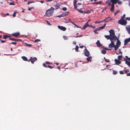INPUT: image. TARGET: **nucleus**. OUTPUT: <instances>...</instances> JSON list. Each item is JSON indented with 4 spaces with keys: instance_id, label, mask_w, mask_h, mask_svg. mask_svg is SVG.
<instances>
[{
    "instance_id": "473e14b6",
    "label": "nucleus",
    "mask_w": 130,
    "mask_h": 130,
    "mask_svg": "<svg viewBox=\"0 0 130 130\" xmlns=\"http://www.w3.org/2000/svg\"><path fill=\"white\" fill-rule=\"evenodd\" d=\"M17 13L16 11H15L13 12V13L12 14V16L13 17H14L15 16V14Z\"/></svg>"
},
{
    "instance_id": "2f4dec72",
    "label": "nucleus",
    "mask_w": 130,
    "mask_h": 130,
    "mask_svg": "<svg viewBox=\"0 0 130 130\" xmlns=\"http://www.w3.org/2000/svg\"><path fill=\"white\" fill-rule=\"evenodd\" d=\"M32 58V57H31L30 58V59H29V60H27V61H28L29 62H30V61H31V63H33V61H32V60L31 59Z\"/></svg>"
},
{
    "instance_id": "c85d7f7f",
    "label": "nucleus",
    "mask_w": 130,
    "mask_h": 130,
    "mask_svg": "<svg viewBox=\"0 0 130 130\" xmlns=\"http://www.w3.org/2000/svg\"><path fill=\"white\" fill-rule=\"evenodd\" d=\"M32 61H33V63L34 61H35L37 60V58L36 57H34L33 58H32Z\"/></svg>"
},
{
    "instance_id": "8fccbe9b",
    "label": "nucleus",
    "mask_w": 130,
    "mask_h": 130,
    "mask_svg": "<svg viewBox=\"0 0 130 130\" xmlns=\"http://www.w3.org/2000/svg\"><path fill=\"white\" fill-rule=\"evenodd\" d=\"M40 40L39 39H37L34 41V42H40Z\"/></svg>"
},
{
    "instance_id": "e433bc0d",
    "label": "nucleus",
    "mask_w": 130,
    "mask_h": 130,
    "mask_svg": "<svg viewBox=\"0 0 130 130\" xmlns=\"http://www.w3.org/2000/svg\"><path fill=\"white\" fill-rule=\"evenodd\" d=\"M25 44L26 45V46L29 47H31L32 46V45L31 44H28L27 43H25Z\"/></svg>"
},
{
    "instance_id": "9b49d317",
    "label": "nucleus",
    "mask_w": 130,
    "mask_h": 130,
    "mask_svg": "<svg viewBox=\"0 0 130 130\" xmlns=\"http://www.w3.org/2000/svg\"><path fill=\"white\" fill-rule=\"evenodd\" d=\"M20 35V33L19 32H17L16 33H14L12 34V35L15 37H18Z\"/></svg>"
},
{
    "instance_id": "7ed1b4c3",
    "label": "nucleus",
    "mask_w": 130,
    "mask_h": 130,
    "mask_svg": "<svg viewBox=\"0 0 130 130\" xmlns=\"http://www.w3.org/2000/svg\"><path fill=\"white\" fill-rule=\"evenodd\" d=\"M111 43L109 45L108 47L109 48L113 47L115 51L117 50L118 48V46H116L114 44V42L113 41H111Z\"/></svg>"
},
{
    "instance_id": "37998d69",
    "label": "nucleus",
    "mask_w": 130,
    "mask_h": 130,
    "mask_svg": "<svg viewBox=\"0 0 130 130\" xmlns=\"http://www.w3.org/2000/svg\"><path fill=\"white\" fill-rule=\"evenodd\" d=\"M63 38L65 40H67L68 39V38L67 36H63Z\"/></svg>"
},
{
    "instance_id": "3c124183",
    "label": "nucleus",
    "mask_w": 130,
    "mask_h": 130,
    "mask_svg": "<svg viewBox=\"0 0 130 130\" xmlns=\"http://www.w3.org/2000/svg\"><path fill=\"white\" fill-rule=\"evenodd\" d=\"M34 8V7H31L30 8H28V10L29 11H30L31 9H33Z\"/></svg>"
},
{
    "instance_id": "58836bf2",
    "label": "nucleus",
    "mask_w": 130,
    "mask_h": 130,
    "mask_svg": "<svg viewBox=\"0 0 130 130\" xmlns=\"http://www.w3.org/2000/svg\"><path fill=\"white\" fill-rule=\"evenodd\" d=\"M63 14H61L57 16L56 17L60 18L61 17H64V15Z\"/></svg>"
},
{
    "instance_id": "dca6fc26",
    "label": "nucleus",
    "mask_w": 130,
    "mask_h": 130,
    "mask_svg": "<svg viewBox=\"0 0 130 130\" xmlns=\"http://www.w3.org/2000/svg\"><path fill=\"white\" fill-rule=\"evenodd\" d=\"M124 60L125 61V63L129 67H130V61H128L126 60V59L124 58Z\"/></svg>"
},
{
    "instance_id": "f257e3e1",
    "label": "nucleus",
    "mask_w": 130,
    "mask_h": 130,
    "mask_svg": "<svg viewBox=\"0 0 130 130\" xmlns=\"http://www.w3.org/2000/svg\"><path fill=\"white\" fill-rule=\"evenodd\" d=\"M55 8L53 7H51V8L46 10L45 15L46 16L49 17L51 16L53 14Z\"/></svg>"
},
{
    "instance_id": "4c0bfd02",
    "label": "nucleus",
    "mask_w": 130,
    "mask_h": 130,
    "mask_svg": "<svg viewBox=\"0 0 130 130\" xmlns=\"http://www.w3.org/2000/svg\"><path fill=\"white\" fill-rule=\"evenodd\" d=\"M106 53V52L105 50H102L101 51V53L104 54H105Z\"/></svg>"
},
{
    "instance_id": "680f3d73",
    "label": "nucleus",
    "mask_w": 130,
    "mask_h": 130,
    "mask_svg": "<svg viewBox=\"0 0 130 130\" xmlns=\"http://www.w3.org/2000/svg\"><path fill=\"white\" fill-rule=\"evenodd\" d=\"M101 22L100 21H96L95 22V24H97V23H100Z\"/></svg>"
},
{
    "instance_id": "ea45409f",
    "label": "nucleus",
    "mask_w": 130,
    "mask_h": 130,
    "mask_svg": "<svg viewBox=\"0 0 130 130\" xmlns=\"http://www.w3.org/2000/svg\"><path fill=\"white\" fill-rule=\"evenodd\" d=\"M103 49L104 50H109V51H111V49L110 48H104Z\"/></svg>"
},
{
    "instance_id": "20e7f679",
    "label": "nucleus",
    "mask_w": 130,
    "mask_h": 130,
    "mask_svg": "<svg viewBox=\"0 0 130 130\" xmlns=\"http://www.w3.org/2000/svg\"><path fill=\"white\" fill-rule=\"evenodd\" d=\"M110 36L111 37L114 36L115 35V34L114 32V31L113 29H111L109 31Z\"/></svg>"
},
{
    "instance_id": "7c9ffc66",
    "label": "nucleus",
    "mask_w": 130,
    "mask_h": 130,
    "mask_svg": "<svg viewBox=\"0 0 130 130\" xmlns=\"http://www.w3.org/2000/svg\"><path fill=\"white\" fill-rule=\"evenodd\" d=\"M65 20V22L66 23H67L70 22V19H64Z\"/></svg>"
},
{
    "instance_id": "e2e57ef3",
    "label": "nucleus",
    "mask_w": 130,
    "mask_h": 130,
    "mask_svg": "<svg viewBox=\"0 0 130 130\" xmlns=\"http://www.w3.org/2000/svg\"><path fill=\"white\" fill-rule=\"evenodd\" d=\"M96 29V30L97 31V30H101L100 27H99L98 28H97Z\"/></svg>"
},
{
    "instance_id": "79ce46f5",
    "label": "nucleus",
    "mask_w": 130,
    "mask_h": 130,
    "mask_svg": "<svg viewBox=\"0 0 130 130\" xmlns=\"http://www.w3.org/2000/svg\"><path fill=\"white\" fill-rule=\"evenodd\" d=\"M125 16V14H123V15L121 16V19H124Z\"/></svg>"
},
{
    "instance_id": "052dcab7",
    "label": "nucleus",
    "mask_w": 130,
    "mask_h": 130,
    "mask_svg": "<svg viewBox=\"0 0 130 130\" xmlns=\"http://www.w3.org/2000/svg\"><path fill=\"white\" fill-rule=\"evenodd\" d=\"M45 63L46 64H50L51 63L50 62H48V61H46V62H45Z\"/></svg>"
},
{
    "instance_id": "6e6552de",
    "label": "nucleus",
    "mask_w": 130,
    "mask_h": 130,
    "mask_svg": "<svg viewBox=\"0 0 130 130\" xmlns=\"http://www.w3.org/2000/svg\"><path fill=\"white\" fill-rule=\"evenodd\" d=\"M126 29L128 33L129 34H130V25L126 26Z\"/></svg>"
},
{
    "instance_id": "4be33fe9",
    "label": "nucleus",
    "mask_w": 130,
    "mask_h": 130,
    "mask_svg": "<svg viewBox=\"0 0 130 130\" xmlns=\"http://www.w3.org/2000/svg\"><path fill=\"white\" fill-rule=\"evenodd\" d=\"M104 36L107 39H110V40L111 39V37L109 35H105Z\"/></svg>"
},
{
    "instance_id": "ddd939ff",
    "label": "nucleus",
    "mask_w": 130,
    "mask_h": 130,
    "mask_svg": "<svg viewBox=\"0 0 130 130\" xmlns=\"http://www.w3.org/2000/svg\"><path fill=\"white\" fill-rule=\"evenodd\" d=\"M115 62V64L116 65H119L121 63V62L120 60L116 59H115L114 60Z\"/></svg>"
},
{
    "instance_id": "864d4df0",
    "label": "nucleus",
    "mask_w": 130,
    "mask_h": 130,
    "mask_svg": "<svg viewBox=\"0 0 130 130\" xmlns=\"http://www.w3.org/2000/svg\"><path fill=\"white\" fill-rule=\"evenodd\" d=\"M0 41L2 43H4L6 42L5 41V40H3L1 39H0Z\"/></svg>"
},
{
    "instance_id": "69168bd1",
    "label": "nucleus",
    "mask_w": 130,
    "mask_h": 130,
    "mask_svg": "<svg viewBox=\"0 0 130 130\" xmlns=\"http://www.w3.org/2000/svg\"><path fill=\"white\" fill-rule=\"evenodd\" d=\"M119 53L120 54H121V55H122V52L120 49H119Z\"/></svg>"
},
{
    "instance_id": "cd10ccee",
    "label": "nucleus",
    "mask_w": 130,
    "mask_h": 130,
    "mask_svg": "<svg viewBox=\"0 0 130 130\" xmlns=\"http://www.w3.org/2000/svg\"><path fill=\"white\" fill-rule=\"evenodd\" d=\"M54 6L56 9H59L60 8V6L58 5H55Z\"/></svg>"
},
{
    "instance_id": "bb28decb",
    "label": "nucleus",
    "mask_w": 130,
    "mask_h": 130,
    "mask_svg": "<svg viewBox=\"0 0 130 130\" xmlns=\"http://www.w3.org/2000/svg\"><path fill=\"white\" fill-rule=\"evenodd\" d=\"M22 58L23 60L25 61H27V58L25 56H22Z\"/></svg>"
},
{
    "instance_id": "f704fd0d",
    "label": "nucleus",
    "mask_w": 130,
    "mask_h": 130,
    "mask_svg": "<svg viewBox=\"0 0 130 130\" xmlns=\"http://www.w3.org/2000/svg\"><path fill=\"white\" fill-rule=\"evenodd\" d=\"M78 46L77 45H76L75 48L76 51L77 52H78Z\"/></svg>"
},
{
    "instance_id": "2eb2a0df",
    "label": "nucleus",
    "mask_w": 130,
    "mask_h": 130,
    "mask_svg": "<svg viewBox=\"0 0 130 130\" xmlns=\"http://www.w3.org/2000/svg\"><path fill=\"white\" fill-rule=\"evenodd\" d=\"M89 25L88 24V22H87L85 25H84V27L82 28V29H85L86 28L89 26Z\"/></svg>"
},
{
    "instance_id": "f3484780",
    "label": "nucleus",
    "mask_w": 130,
    "mask_h": 130,
    "mask_svg": "<svg viewBox=\"0 0 130 130\" xmlns=\"http://www.w3.org/2000/svg\"><path fill=\"white\" fill-rule=\"evenodd\" d=\"M121 42L119 40V39H118L117 40V42L116 43L117 45L116 46H118V48L120 46L121 44Z\"/></svg>"
},
{
    "instance_id": "b1692460",
    "label": "nucleus",
    "mask_w": 130,
    "mask_h": 130,
    "mask_svg": "<svg viewBox=\"0 0 130 130\" xmlns=\"http://www.w3.org/2000/svg\"><path fill=\"white\" fill-rule=\"evenodd\" d=\"M111 2H110L108 0H107L106 1V3L107 4L108 6H110L111 5Z\"/></svg>"
},
{
    "instance_id": "412c9836",
    "label": "nucleus",
    "mask_w": 130,
    "mask_h": 130,
    "mask_svg": "<svg viewBox=\"0 0 130 130\" xmlns=\"http://www.w3.org/2000/svg\"><path fill=\"white\" fill-rule=\"evenodd\" d=\"M88 57L87 58L86 60L87 61H91V59L92 58V57L90 56V57Z\"/></svg>"
},
{
    "instance_id": "c9c22d12",
    "label": "nucleus",
    "mask_w": 130,
    "mask_h": 130,
    "mask_svg": "<svg viewBox=\"0 0 130 130\" xmlns=\"http://www.w3.org/2000/svg\"><path fill=\"white\" fill-rule=\"evenodd\" d=\"M122 55H121L119 56L118 57V60H121V58L122 57Z\"/></svg>"
},
{
    "instance_id": "72a5a7b5",
    "label": "nucleus",
    "mask_w": 130,
    "mask_h": 130,
    "mask_svg": "<svg viewBox=\"0 0 130 130\" xmlns=\"http://www.w3.org/2000/svg\"><path fill=\"white\" fill-rule=\"evenodd\" d=\"M102 2L101 1H100L99 2H96L94 3V4H100L102 3Z\"/></svg>"
},
{
    "instance_id": "a211bd4d",
    "label": "nucleus",
    "mask_w": 130,
    "mask_h": 130,
    "mask_svg": "<svg viewBox=\"0 0 130 130\" xmlns=\"http://www.w3.org/2000/svg\"><path fill=\"white\" fill-rule=\"evenodd\" d=\"M96 44L97 46L99 47H101L102 45V44H101L99 40H98L96 42Z\"/></svg>"
},
{
    "instance_id": "a18cd8bd",
    "label": "nucleus",
    "mask_w": 130,
    "mask_h": 130,
    "mask_svg": "<svg viewBox=\"0 0 130 130\" xmlns=\"http://www.w3.org/2000/svg\"><path fill=\"white\" fill-rule=\"evenodd\" d=\"M125 57L127 58V59H126V60H128V61H130V58H128L127 56H126Z\"/></svg>"
},
{
    "instance_id": "49530a36",
    "label": "nucleus",
    "mask_w": 130,
    "mask_h": 130,
    "mask_svg": "<svg viewBox=\"0 0 130 130\" xmlns=\"http://www.w3.org/2000/svg\"><path fill=\"white\" fill-rule=\"evenodd\" d=\"M113 74L114 75H116L117 74V72L116 71L114 70L113 71Z\"/></svg>"
},
{
    "instance_id": "338daca9",
    "label": "nucleus",
    "mask_w": 130,
    "mask_h": 130,
    "mask_svg": "<svg viewBox=\"0 0 130 130\" xmlns=\"http://www.w3.org/2000/svg\"><path fill=\"white\" fill-rule=\"evenodd\" d=\"M107 8H104V9H103V10L102 11V12H103V11H104L105 10H106V9Z\"/></svg>"
},
{
    "instance_id": "9d476101",
    "label": "nucleus",
    "mask_w": 130,
    "mask_h": 130,
    "mask_svg": "<svg viewBox=\"0 0 130 130\" xmlns=\"http://www.w3.org/2000/svg\"><path fill=\"white\" fill-rule=\"evenodd\" d=\"M78 1V0H74L73 2V4L74 6V8L76 9L77 7V2Z\"/></svg>"
},
{
    "instance_id": "6ab92c4d",
    "label": "nucleus",
    "mask_w": 130,
    "mask_h": 130,
    "mask_svg": "<svg viewBox=\"0 0 130 130\" xmlns=\"http://www.w3.org/2000/svg\"><path fill=\"white\" fill-rule=\"evenodd\" d=\"M115 4L113 3H112V4L111 5V7L110 9V11H113L114 8V5Z\"/></svg>"
},
{
    "instance_id": "603ef678",
    "label": "nucleus",
    "mask_w": 130,
    "mask_h": 130,
    "mask_svg": "<svg viewBox=\"0 0 130 130\" xmlns=\"http://www.w3.org/2000/svg\"><path fill=\"white\" fill-rule=\"evenodd\" d=\"M9 5H15V4L14 3H13L12 2L10 3H9Z\"/></svg>"
},
{
    "instance_id": "de8ad7c7",
    "label": "nucleus",
    "mask_w": 130,
    "mask_h": 130,
    "mask_svg": "<svg viewBox=\"0 0 130 130\" xmlns=\"http://www.w3.org/2000/svg\"><path fill=\"white\" fill-rule=\"evenodd\" d=\"M119 10H117V11H116L114 13V15H116L118 13H119Z\"/></svg>"
},
{
    "instance_id": "4468645a",
    "label": "nucleus",
    "mask_w": 130,
    "mask_h": 130,
    "mask_svg": "<svg viewBox=\"0 0 130 130\" xmlns=\"http://www.w3.org/2000/svg\"><path fill=\"white\" fill-rule=\"evenodd\" d=\"M125 73L127 74V76H130V72L128 73L129 72V70L128 69L124 71Z\"/></svg>"
},
{
    "instance_id": "bf43d9fd",
    "label": "nucleus",
    "mask_w": 130,
    "mask_h": 130,
    "mask_svg": "<svg viewBox=\"0 0 130 130\" xmlns=\"http://www.w3.org/2000/svg\"><path fill=\"white\" fill-rule=\"evenodd\" d=\"M33 3H34V2H31V1H28V2L27 3V4L28 5L30 4Z\"/></svg>"
},
{
    "instance_id": "6e6d98bb",
    "label": "nucleus",
    "mask_w": 130,
    "mask_h": 130,
    "mask_svg": "<svg viewBox=\"0 0 130 130\" xmlns=\"http://www.w3.org/2000/svg\"><path fill=\"white\" fill-rule=\"evenodd\" d=\"M125 19L126 20L129 21L130 20V17H127L125 18Z\"/></svg>"
},
{
    "instance_id": "1a4fd4ad",
    "label": "nucleus",
    "mask_w": 130,
    "mask_h": 130,
    "mask_svg": "<svg viewBox=\"0 0 130 130\" xmlns=\"http://www.w3.org/2000/svg\"><path fill=\"white\" fill-rule=\"evenodd\" d=\"M129 42H130V38L126 39L124 40V45H126Z\"/></svg>"
},
{
    "instance_id": "a878e982",
    "label": "nucleus",
    "mask_w": 130,
    "mask_h": 130,
    "mask_svg": "<svg viewBox=\"0 0 130 130\" xmlns=\"http://www.w3.org/2000/svg\"><path fill=\"white\" fill-rule=\"evenodd\" d=\"M69 12L68 11L67 12H65L64 13H62L63 14L64 17L65 16H67L69 14Z\"/></svg>"
},
{
    "instance_id": "09e8293b",
    "label": "nucleus",
    "mask_w": 130,
    "mask_h": 130,
    "mask_svg": "<svg viewBox=\"0 0 130 130\" xmlns=\"http://www.w3.org/2000/svg\"><path fill=\"white\" fill-rule=\"evenodd\" d=\"M62 10L64 11H66L67 10V8L66 7H64L62 8Z\"/></svg>"
},
{
    "instance_id": "393cba45",
    "label": "nucleus",
    "mask_w": 130,
    "mask_h": 130,
    "mask_svg": "<svg viewBox=\"0 0 130 130\" xmlns=\"http://www.w3.org/2000/svg\"><path fill=\"white\" fill-rule=\"evenodd\" d=\"M106 23H104V25L101 27H100L101 29H103L105 27V26L106 25Z\"/></svg>"
},
{
    "instance_id": "c03bdc74",
    "label": "nucleus",
    "mask_w": 130,
    "mask_h": 130,
    "mask_svg": "<svg viewBox=\"0 0 130 130\" xmlns=\"http://www.w3.org/2000/svg\"><path fill=\"white\" fill-rule=\"evenodd\" d=\"M9 39L10 40L13 41H15L16 40V39H15L13 38H9Z\"/></svg>"
},
{
    "instance_id": "39448f33",
    "label": "nucleus",
    "mask_w": 130,
    "mask_h": 130,
    "mask_svg": "<svg viewBox=\"0 0 130 130\" xmlns=\"http://www.w3.org/2000/svg\"><path fill=\"white\" fill-rule=\"evenodd\" d=\"M84 53L86 56L87 57L89 56L90 54V53L86 48L85 49V50L84 51Z\"/></svg>"
},
{
    "instance_id": "f03ea898",
    "label": "nucleus",
    "mask_w": 130,
    "mask_h": 130,
    "mask_svg": "<svg viewBox=\"0 0 130 130\" xmlns=\"http://www.w3.org/2000/svg\"><path fill=\"white\" fill-rule=\"evenodd\" d=\"M118 23L121 25L125 26L126 25L127 22L124 19H120L118 20Z\"/></svg>"
},
{
    "instance_id": "423d86ee",
    "label": "nucleus",
    "mask_w": 130,
    "mask_h": 130,
    "mask_svg": "<svg viewBox=\"0 0 130 130\" xmlns=\"http://www.w3.org/2000/svg\"><path fill=\"white\" fill-rule=\"evenodd\" d=\"M111 39L110 40L111 41H113V40L114 41H116V40H117L118 39L116 36H115V35H114V36H113L111 37Z\"/></svg>"
},
{
    "instance_id": "0e129e2a",
    "label": "nucleus",
    "mask_w": 130,
    "mask_h": 130,
    "mask_svg": "<svg viewBox=\"0 0 130 130\" xmlns=\"http://www.w3.org/2000/svg\"><path fill=\"white\" fill-rule=\"evenodd\" d=\"M119 4H121L122 3V2H119V1H118V3Z\"/></svg>"
},
{
    "instance_id": "5fc2aeb1",
    "label": "nucleus",
    "mask_w": 130,
    "mask_h": 130,
    "mask_svg": "<svg viewBox=\"0 0 130 130\" xmlns=\"http://www.w3.org/2000/svg\"><path fill=\"white\" fill-rule=\"evenodd\" d=\"M11 44H13L14 45H15L16 44H17V43L16 42H12L11 43Z\"/></svg>"
},
{
    "instance_id": "a19ab883",
    "label": "nucleus",
    "mask_w": 130,
    "mask_h": 130,
    "mask_svg": "<svg viewBox=\"0 0 130 130\" xmlns=\"http://www.w3.org/2000/svg\"><path fill=\"white\" fill-rule=\"evenodd\" d=\"M104 59L105 60V61L106 62H109V59H106L105 57H104Z\"/></svg>"
},
{
    "instance_id": "5701e85b",
    "label": "nucleus",
    "mask_w": 130,
    "mask_h": 130,
    "mask_svg": "<svg viewBox=\"0 0 130 130\" xmlns=\"http://www.w3.org/2000/svg\"><path fill=\"white\" fill-rule=\"evenodd\" d=\"M77 10L79 12H80L81 13H83V14H85L86 13H87L86 12H85L84 11H83L82 10H79L78 9H77Z\"/></svg>"
},
{
    "instance_id": "13d9d810",
    "label": "nucleus",
    "mask_w": 130,
    "mask_h": 130,
    "mask_svg": "<svg viewBox=\"0 0 130 130\" xmlns=\"http://www.w3.org/2000/svg\"><path fill=\"white\" fill-rule=\"evenodd\" d=\"M97 30H96V29H95L93 31L95 34H98V33L97 32Z\"/></svg>"
},
{
    "instance_id": "4d7b16f0",
    "label": "nucleus",
    "mask_w": 130,
    "mask_h": 130,
    "mask_svg": "<svg viewBox=\"0 0 130 130\" xmlns=\"http://www.w3.org/2000/svg\"><path fill=\"white\" fill-rule=\"evenodd\" d=\"M120 73L121 74H124V73L122 71H120Z\"/></svg>"
},
{
    "instance_id": "c756f323",
    "label": "nucleus",
    "mask_w": 130,
    "mask_h": 130,
    "mask_svg": "<svg viewBox=\"0 0 130 130\" xmlns=\"http://www.w3.org/2000/svg\"><path fill=\"white\" fill-rule=\"evenodd\" d=\"M9 37V36L5 35L3 36V38L4 39H6L7 38Z\"/></svg>"
},
{
    "instance_id": "aec40b11",
    "label": "nucleus",
    "mask_w": 130,
    "mask_h": 130,
    "mask_svg": "<svg viewBox=\"0 0 130 130\" xmlns=\"http://www.w3.org/2000/svg\"><path fill=\"white\" fill-rule=\"evenodd\" d=\"M119 1V0H111V2L112 3L115 4L117 3L118 2V1Z\"/></svg>"
},
{
    "instance_id": "f8f14e48",
    "label": "nucleus",
    "mask_w": 130,
    "mask_h": 130,
    "mask_svg": "<svg viewBox=\"0 0 130 130\" xmlns=\"http://www.w3.org/2000/svg\"><path fill=\"white\" fill-rule=\"evenodd\" d=\"M43 66L45 68H47L48 67L50 69H52L54 68L53 66H51L49 65L47 66L45 63H43Z\"/></svg>"
},
{
    "instance_id": "0eeeda50",
    "label": "nucleus",
    "mask_w": 130,
    "mask_h": 130,
    "mask_svg": "<svg viewBox=\"0 0 130 130\" xmlns=\"http://www.w3.org/2000/svg\"><path fill=\"white\" fill-rule=\"evenodd\" d=\"M58 28L60 29L63 31H65L66 30V28L63 26H61L59 25L58 26Z\"/></svg>"
},
{
    "instance_id": "774afa93",
    "label": "nucleus",
    "mask_w": 130,
    "mask_h": 130,
    "mask_svg": "<svg viewBox=\"0 0 130 130\" xmlns=\"http://www.w3.org/2000/svg\"><path fill=\"white\" fill-rule=\"evenodd\" d=\"M83 35H81L80 36H76V37H82L83 36Z\"/></svg>"
}]
</instances>
